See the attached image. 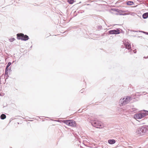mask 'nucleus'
<instances>
[{
  "label": "nucleus",
  "mask_w": 148,
  "mask_h": 148,
  "mask_svg": "<svg viewBox=\"0 0 148 148\" xmlns=\"http://www.w3.org/2000/svg\"><path fill=\"white\" fill-rule=\"evenodd\" d=\"M136 133L139 136H142L145 133H148V128L146 125H143L138 128Z\"/></svg>",
  "instance_id": "1"
},
{
  "label": "nucleus",
  "mask_w": 148,
  "mask_h": 148,
  "mask_svg": "<svg viewBox=\"0 0 148 148\" xmlns=\"http://www.w3.org/2000/svg\"><path fill=\"white\" fill-rule=\"evenodd\" d=\"M90 122L93 126L97 128H101L104 127L102 123L97 120H91Z\"/></svg>",
  "instance_id": "2"
},
{
  "label": "nucleus",
  "mask_w": 148,
  "mask_h": 148,
  "mask_svg": "<svg viewBox=\"0 0 148 148\" xmlns=\"http://www.w3.org/2000/svg\"><path fill=\"white\" fill-rule=\"evenodd\" d=\"M17 38L18 40H22L26 41L29 39V37L26 35H24L23 34L20 33L16 34Z\"/></svg>",
  "instance_id": "3"
},
{
  "label": "nucleus",
  "mask_w": 148,
  "mask_h": 148,
  "mask_svg": "<svg viewBox=\"0 0 148 148\" xmlns=\"http://www.w3.org/2000/svg\"><path fill=\"white\" fill-rule=\"evenodd\" d=\"M131 99V97L130 96L127 97H124L122 99H121L119 101V103L122 105H124L127 104L129 103Z\"/></svg>",
  "instance_id": "4"
},
{
  "label": "nucleus",
  "mask_w": 148,
  "mask_h": 148,
  "mask_svg": "<svg viewBox=\"0 0 148 148\" xmlns=\"http://www.w3.org/2000/svg\"><path fill=\"white\" fill-rule=\"evenodd\" d=\"M63 122L69 126L75 127L76 126L75 121L73 120H64L63 121Z\"/></svg>",
  "instance_id": "5"
},
{
  "label": "nucleus",
  "mask_w": 148,
  "mask_h": 148,
  "mask_svg": "<svg viewBox=\"0 0 148 148\" xmlns=\"http://www.w3.org/2000/svg\"><path fill=\"white\" fill-rule=\"evenodd\" d=\"M144 111V110L143 111ZM146 116L145 112L137 113L134 116V118L136 119H140Z\"/></svg>",
  "instance_id": "6"
},
{
  "label": "nucleus",
  "mask_w": 148,
  "mask_h": 148,
  "mask_svg": "<svg viewBox=\"0 0 148 148\" xmlns=\"http://www.w3.org/2000/svg\"><path fill=\"white\" fill-rule=\"evenodd\" d=\"M121 30L120 28H117L116 29L110 30L108 32L110 34H118L121 33Z\"/></svg>",
  "instance_id": "7"
},
{
  "label": "nucleus",
  "mask_w": 148,
  "mask_h": 148,
  "mask_svg": "<svg viewBox=\"0 0 148 148\" xmlns=\"http://www.w3.org/2000/svg\"><path fill=\"white\" fill-rule=\"evenodd\" d=\"M124 45L125 46L126 49L128 50L130 49V51L132 50L131 49V44L128 41L124 42Z\"/></svg>",
  "instance_id": "8"
},
{
  "label": "nucleus",
  "mask_w": 148,
  "mask_h": 148,
  "mask_svg": "<svg viewBox=\"0 0 148 148\" xmlns=\"http://www.w3.org/2000/svg\"><path fill=\"white\" fill-rule=\"evenodd\" d=\"M108 142L110 144H113L115 143L116 141L114 139H109L108 140Z\"/></svg>",
  "instance_id": "9"
},
{
  "label": "nucleus",
  "mask_w": 148,
  "mask_h": 148,
  "mask_svg": "<svg viewBox=\"0 0 148 148\" xmlns=\"http://www.w3.org/2000/svg\"><path fill=\"white\" fill-rule=\"evenodd\" d=\"M143 17L144 19H146L148 17V12L144 13L143 15Z\"/></svg>",
  "instance_id": "10"
},
{
  "label": "nucleus",
  "mask_w": 148,
  "mask_h": 148,
  "mask_svg": "<svg viewBox=\"0 0 148 148\" xmlns=\"http://www.w3.org/2000/svg\"><path fill=\"white\" fill-rule=\"evenodd\" d=\"M133 4H134V3L132 1H128L127 2V4L128 5H132Z\"/></svg>",
  "instance_id": "11"
},
{
  "label": "nucleus",
  "mask_w": 148,
  "mask_h": 148,
  "mask_svg": "<svg viewBox=\"0 0 148 148\" xmlns=\"http://www.w3.org/2000/svg\"><path fill=\"white\" fill-rule=\"evenodd\" d=\"M6 117V116L4 114H2L0 116V118L1 119H4Z\"/></svg>",
  "instance_id": "12"
},
{
  "label": "nucleus",
  "mask_w": 148,
  "mask_h": 148,
  "mask_svg": "<svg viewBox=\"0 0 148 148\" xmlns=\"http://www.w3.org/2000/svg\"><path fill=\"white\" fill-rule=\"evenodd\" d=\"M4 76L5 77H6V79H7L8 77V71H5V75Z\"/></svg>",
  "instance_id": "13"
},
{
  "label": "nucleus",
  "mask_w": 148,
  "mask_h": 148,
  "mask_svg": "<svg viewBox=\"0 0 148 148\" xmlns=\"http://www.w3.org/2000/svg\"><path fill=\"white\" fill-rule=\"evenodd\" d=\"M74 0H68V2L70 4H72L74 2Z\"/></svg>",
  "instance_id": "14"
},
{
  "label": "nucleus",
  "mask_w": 148,
  "mask_h": 148,
  "mask_svg": "<svg viewBox=\"0 0 148 148\" xmlns=\"http://www.w3.org/2000/svg\"><path fill=\"white\" fill-rule=\"evenodd\" d=\"M11 64H12V63L11 62H8V63L6 67L7 68H8L9 66H10V65Z\"/></svg>",
  "instance_id": "15"
},
{
  "label": "nucleus",
  "mask_w": 148,
  "mask_h": 148,
  "mask_svg": "<svg viewBox=\"0 0 148 148\" xmlns=\"http://www.w3.org/2000/svg\"><path fill=\"white\" fill-rule=\"evenodd\" d=\"M112 10H114V11H115L118 12H119V9L116 8H114Z\"/></svg>",
  "instance_id": "16"
},
{
  "label": "nucleus",
  "mask_w": 148,
  "mask_h": 148,
  "mask_svg": "<svg viewBox=\"0 0 148 148\" xmlns=\"http://www.w3.org/2000/svg\"><path fill=\"white\" fill-rule=\"evenodd\" d=\"M15 40V38H12L10 39V42H12Z\"/></svg>",
  "instance_id": "17"
},
{
  "label": "nucleus",
  "mask_w": 148,
  "mask_h": 148,
  "mask_svg": "<svg viewBox=\"0 0 148 148\" xmlns=\"http://www.w3.org/2000/svg\"><path fill=\"white\" fill-rule=\"evenodd\" d=\"M144 112H145V114L146 115H146H148V111L144 110Z\"/></svg>",
  "instance_id": "18"
},
{
  "label": "nucleus",
  "mask_w": 148,
  "mask_h": 148,
  "mask_svg": "<svg viewBox=\"0 0 148 148\" xmlns=\"http://www.w3.org/2000/svg\"><path fill=\"white\" fill-rule=\"evenodd\" d=\"M102 26L101 25H99L97 27L98 29H101L102 28Z\"/></svg>",
  "instance_id": "19"
},
{
  "label": "nucleus",
  "mask_w": 148,
  "mask_h": 148,
  "mask_svg": "<svg viewBox=\"0 0 148 148\" xmlns=\"http://www.w3.org/2000/svg\"><path fill=\"white\" fill-rule=\"evenodd\" d=\"M8 71V68L6 67L5 69V71Z\"/></svg>",
  "instance_id": "20"
},
{
  "label": "nucleus",
  "mask_w": 148,
  "mask_h": 148,
  "mask_svg": "<svg viewBox=\"0 0 148 148\" xmlns=\"http://www.w3.org/2000/svg\"><path fill=\"white\" fill-rule=\"evenodd\" d=\"M133 52H134V53H136V49H134L133 50Z\"/></svg>",
  "instance_id": "21"
},
{
  "label": "nucleus",
  "mask_w": 148,
  "mask_h": 148,
  "mask_svg": "<svg viewBox=\"0 0 148 148\" xmlns=\"http://www.w3.org/2000/svg\"><path fill=\"white\" fill-rule=\"evenodd\" d=\"M139 32H143L144 33H145V32L144 31H139Z\"/></svg>",
  "instance_id": "22"
},
{
  "label": "nucleus",
  "mask_w": 148,
  "mask_h": 148,
  "mask_svg": "<svg viewBox=\"0 0 148 148\" xmlns=\"http://www.w3.org/2000/svg\"><path fill=\"white\" fill-rule=\"evenodd\" d=\"M144 58H148V56L147 57H145V56L144 57Z\"/></svg>",
  "instance_id": "23"
},
{
  "label": "nucleus",
  "mask_w": 148,
  "mask_h": 148,
  "mask_svg": "<svg viewBox=\"0 0 148 148\" xmlns=\"http://www.w3.org/2000/svg\"><path fill=\"white\" fill-rule=\"evenodd\" d=\"M144 58H148V56L147 57H145V56L144 57Z\"/></svg>",
  "instance_id": "24"
},
{
  "label": "nucleus",
  "mask_w": 148,
  "mask_h": 148,
  "mask_svg": "<svg viewBox=\"0 0 148 148\" xmlns=\"http://www.w3.org/2000/svg\"><path fill=\"white\" fill-rule=\"evenodd\" d=\"M145 34H146L148 35V32H145Z\"/></svg>",
  "instance_id": "25"
},
{
  "label": "nucleus",
  "mask_w": 148,
  "mask_h": 148,
  "mask_svg": "<svg viewBox=\"0 0 148 148\" xmlns=\"http://www.w3.org/2000/svg\"><path fill=\"white\" fill-rule=\"evenodd\" d=\"M133 31V32H138V31H134V30H133V31Z\"/></svg>",
  "instance_id": "26"
},
{
  "label": "nucleus",
  "mask_w": 148,
  "mask_h": 148,
  "mask_svg": "<svg viewBox=\"0 0 148 148\" xmlns=\"http://www.w3.org/2000/svg\"><path fill=\"white\" fill-rule=\"evenodd\" d=\"M84 139H87V138H84Z\"/></svg>",
  "instance_id": "27"
},
{
  "label": "nucleus",
  "mask_w": 148,
  "mask_h": 148,
  "mask_svg": "<svg viewBox=\"0 0 148 148\" xmlns=\"http://www.w3.org/2000/svg\"><path fill=\"white\" fill-rule=\"evenodd\" d=\"M84 137L83 136H82V138H83V139H84Z\"/></svg>",
  "instance_id": "28"
},
{
  "label": "nucleus",
  "mask_w": 148,
  "mask_h": 148,
  "mask_svg": "<svg viewBox=\"0 0 148 148\" xmlns=\"http://www.w3.org/2000/svg\"><path fill=\"white\" fill-rule=\"evenodd\" d=\"M83 89H82L81 90H82V91H83Z\"/></svg>",
  "instance_id": "29"
},
{
  "label": "nucleus",
  "mask_w": 148,
  "mask_h": 148,
  "mask_svg": "<svg viewBox=\"0 0 148 148\" xmlns=\"http://www.w3.org/2000/svg\"><path fill=\"white\" fill-rule=\"evenodd\" d=\"M32 46H31L30 47V48H32Z\"/></svg>",
  "instance_id": "30"
},
{
  "label": "nucleus",
  "mask_w": 148,
  "mask_h": 148,
  "mask_svg": "<svg viewBox=\"0 0 148 148\" xmlns=\"http://www.w3.org/2000/svg\"><path fill=\"white\" fill-rule=\"evenodd\" d=\"M94 148H97L96 147H95Z\"/></svg>",
  "instance_id": "31"
}]
</instances>
